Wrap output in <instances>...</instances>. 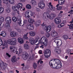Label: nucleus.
Listing matches in <instances>:
<instances>
[{"instance_id":"f257e3e1","label":"nucleus","mask_w":73,"mask_h":73,"mask_svg":"<svg viewBox=\"0 0 73 73\" xmlns=\"http://www.w3.org/2000/svg\"><path fill=\"white\" fill-rule=\"evenodd\" d=\"M40 42V44H43L44 46H46L48 45V41L47 38L44 36H43L41 39V40H39V41L35 40V45H38Z\"/></svg>"},{"instance_id":"f03ea898","label":"nucleus","mask_w":73,"mask_h":73,"mask_svg":"<svg viewBox=\"0 0 73 73\" xmlns=\"http://www.w3.org/2000/svg\"><path fill=\"white\" fill-rule=\"evenodd\" d=\"M56 15L54 13L51 14L50 15L48 13L46 14L44 13L43 14V18L44 20L45 21L46 20V17L47 18H49L51 20H52V19H53L56 17Z\"/></svg>"},{"instance_id":"7ed1b4c3","label":"nucleus","mask_w":73,"mask_h":73,"mask_svg":"<svg viewBox=\"0 0 73 73\" xmlns=\"http://www.w3.org/2000/svg\"><path fill=\"white\" fill-rule=\"evenodd\" d=\"M44 23H43L42 25V28L45 30H46V31H48L49 29L50 31L51 29H52L51 26H49V28H48V25H44Z\"/></svg>"},{"instance_id":"20e7f679","label":"nucleus","mask_w":73,"mask_h":73,"mask_svg":"<svg viewBox=\"0 0 73 73\" xmlns=\"http://www.w3.org/2000/svg\"><path fill=\"white\" fill-rule=\"evenodd\" d=\"M50 55V50L49 49H46L45 51L44 56L46 58H48Z\"/></svg>"},{"instance_id":"39448f33","label":"nucleus","mask_w":73,"mask_h":73,"mask_svg":"<svg viewBox=\"0 0 73 73\" xmlns=\"http://www.w3.org/2000/svg\"><path fill=\"white\" fill-rule=\"evenodd\" d=\"M54 42L56 43L57 46H61L62 44V41L59 39H55Z\"/></svg>"},{"instance_id":"423d86ee","label":"nucleus","mask_w":73,"mask_h":73,"mask_svg":"<svg viewBox=\"0 0 73 73\" xmlns=\"http://www.w3.org/2000/svg\"><path fill=\"white\" fill-rule=\"evenodd\" d=\"M1 67H0V70H1V69H3L4 70H5L7 68V64L5 63H3L0 64Z\"/></svg>"},{"instance_id":"0eeeda50","label":"nucleus","mask_w":73,"mask_h":73,"mask_svg":"<svg viewBox=\"0 0 73 73\" xmlns=\"http://www.w3.org/2000/svg\"><path fill=\"white\" fill-rule=\"evenodd\" d=\"M3 3H5L7 5H8V1L11 4H13L15 2V0H3Z\"/></svg>"},{"instance_id":"6e6552de","label":"nucleus","mask_w":73,"mask_h":73,"mask_svg":"<svg viewBox=\"0 0 73 73\" xmlns=\"http://www.w3.org/2000/svg\"><path fill=\"white\" fill-rule=\"evenodd\" d=\"M23 58L24 60H27L28 57V54L27 52H24L23 54Z\"/></svg>"},{"instance_id":"1a4fd4ad","label":"nucleus","mask_w":73,"mask_h":73,"mask_svg":"<svg viewBox=\"0 0 73 73\" xmlns=\"http://www.w3.org/2000/svg\"><path fill=\"white\" fill-rule=\"evenodd\" d=\"M39 7L40 9H44L45 8V4L43 2H40L38 4Z\"/></svg>"},{"instance_id":"9d476101","label":"nucleus","mask_w":73,"mask_h":73,"mask_svg":"<svg viewBox=\"0 0 73 73\" xmlns=\"http://www.w3.org/2000/svg\"><path fill=\"white\" fill-rule=\"evenodd\" d=\"M5 21L8 24H11L12 21L11 18L9 17H7L5 18Z\"/></svg>"},{"instance_id":"9b49d317","label":"nucleus","mask_w":73,"mask_h":73,"mask_svg":"<svg viewBox=\"0 0 73 73\" xmlns=\"http://www.w3.org/2000/svg\"><path fill=\"white\" fill-rule=\"evenodd\" d=\"M17 42H13L11 40L9 39L7 40V42L9 44L12 45H16Z\"/></svg>"},{"instance_id":"f8f14e48","label":"nucleus","mask_w":73,"mask_h":73,"mask_svg":"<svg viewBox=\"0 0 73 73\" xmlns=\"http://www.w3.org/2000/svg\"><path fill=\"white\" fill-rule=\"evenodd\" d=\"M49 5H48V6L50 10L52 11H54L55 10V8L52 5V3L50 2L49 3Z\"/></svg>"},{"instance_id":"ddd939ff","label":"nucleus","mask_w":73,"mask_h":73,"mask_svg":"<svg viewBox=\"0 0 73 73\" xmlns=\"http://www.w3.org/2000/svg\"><path fill=\"white\" fill-rule=\"evenodd\" d=\"M26 28L29 30H32V29H34V26H33V25H27Z\"/></svg>"},{"instance_id":"4468645a","label":"nucleus","mask_w":73,"mask_h":73,"mask_svg":"<svg viewBox=\"0 0 73 73\" xmlns=\"http://www.w3.org/2000/svg\"><path fill=\"white\" fill-rule=\"evenodd\" d=\"M11 61L13 63H15V64H17V59H16V56H13L11 59Z\"/></svg>"},{"instance_id":"2eb2a0df","label":"nucleus","mask_w":73,"mask_h":73,"mask_svg":"<svg viewBox=\"0 0 73 73\" xmlns=\"http://www.w3.org/2000/svg\"><path fill=\"white\" fill-rule=\"evenodd\" d=\"M12 9L16 12H19V9L18 7L17 6H13L12 7Z\"/></svg>"},{"instance_id":"dca6fc26","label":"nucleus","mask_w":73,"mask_h":73,"mask_svg":"<svg viewBox=\"0 0 73 73\" xmlns=\"http://www.w3.org/2000/svg\"><path fill=\"white\" fill-rule=\"evenodd\" d=\"M51 35L53 37H56L58 35V33L54 30H53V33L51 34Z\"/></svg>"},{"instance_id":"f3484780","label":"nucleus","mask_w":73,"mask_h":73,"mask_svg":"<svg viewBox=\"0 0 73 73\" xmlns=\"http://www.w3.org/2000/svg\"><path fill=\"white\" fill-rule=\"evenodd\" d=\"M49 65L51 68H53V65L55 64V61L54 59H52L49 62Z\"/></svg>"},{"instance_id":"a211bd4d","label":"nucleus","mask_w":73,"mask_h":73,"mask_svg":"<svg viewBox=\"0 0 73 73\" xmlns=\"http://www.w3.org/2000/svg\"><path fill=\"white\" fill-rule=\"evenodd\" d=\"M54 21L56 24H59L61 23V20L58 18H56L54 19Z\"/></svg>"},{"instance_id":"6ab92c4d","label":"nucleus","mask_w":73,"mask_h":73,"mask_svg":"<svg viewBox=\"0 0 73 73\" xmlns=\"http://www.w3.org/2000/svg\"><path fill=\"white\" fill-rule=\"evenodd\" d=\"M29 11H28L26 12L25 14V16L26 19H29L30 17V16L29 15Z\"/></svg>"},{"instance_id":"aec40b11","label":"nucleus","mask_w":73,"mask_h":73,"mask_svg":"<svg viewBox=\"0 0 73 73\" xmlns=\"http://www.w3.org/2000/svg\"><path fill=\"white\" fill-rule=\"evenodd\" d=\"M54 51L57 54H60L61 53V50L59 49V48L57 47L55 48Z\"/></svg>"},{"instance_id":"412c9836","label":"nucleus","mask_w":73,"mask_h":73,"mask_svg":"<svg viewBox=\"0 0 73 73\" xmlns=\"http://www.w3.org/2000/svg\"><path fill=\"white\" fill-rule=\"evenodd\" d=\"M3 46H4L3 47H2L3 49H4L5 48H8V44H7V42L4 41V43L3 44Z\"/></svg>"},{"instance_id":"4be33fe9","label":"nucleus","mask_w":73,"mask_h":73,"mask_svg":"<svg viewBox=\"0 0 73 73\" xmlns=\"http://www.w3.org/2000/svg\"><path fill=\"white\" fill-rule=\"evenodd\" d=\"M30 42L31 43V45H33L35 42V39L34 38H30Z\"/></svg>"},{"instance_id":"5701e85b","label":"nucleus","mask_w":73,"mask_h":73,"mask_svg":"<svg viewBox=\"0 0 73 73\" xmlns=\"http://www.w3.org/2000/svg\"><path fill=\"white\" fill-rule=\"evenodd\" d=\"M18 40L20 44H23L24 43V40H23V38L19 37L18 38Z\"/></svg>"},{"instance_id":"b1692460","label":"nucleus","mask_w":73,"mask_h":73,"mask_svg":"<svg viewBox=\"0 0 73 73\" xmlns=\"http://www.w3.org/2000/svg\"><path fill=\"white\" fill-rule=\"evenodd\" d=\"M58 2L60 5H62L65 2V0H58Z\"/></svg>"},{"instance_id":"393cba45","label":"nucleus","mask_w":73,"mask_h":73,"mask_svg":"<svg viewBox=\"0 0 73 73\" xmlns=\"http://www.w3.org/2000/svg\"><path fill=\"white\" fill-rule=\"evenodd\" d=\"M29 34L31 36L34 37L36 35V33L35 31H31L29 32Z\"/></svg>"},{"instance_id":"a878e982","label":"nucleus","mask_w":73,"mask_h":73,"mask_svg":"<svg viewBox=\"0 0 73 73\" xmlns=\"http://www.w3.org/2000/svg\"><path fill=\"white\" fill-rule=\"evenodd\" d=\"M40 23H41V21L40 20H38L36 22L35 25L36 27H38L40 25Z\"/></svg>"},{"instance_id":"bb28decb","label":"nucleus","mask_w":73,"mask_h":73,"mask_svg":"<svg viewBox=\"0 0 73 73\" xmlns=\"http://www.w3.org/2000/svg\"><path fill=\"white\" fill-rule=\"evenodd\" d=\"M10 36L11 37H13L16 36V32H12L10 33Z\"/></svg>"},{"instance_id":"cd10ccee","label":"nucleus","mask_w":73,"mask_h":73,"mask_svg":"<svg viewBox=\"0 0 73 73\" xmlns=\"http://www.w3.org/2000/svg\"><path fill=\"white\" fill-rule=\"evenodd\" d=\"M1 6V0H0V7ZM4 11V8L0 7V12L3 13Z\"/></svg>"},{"instance_id":"c85d7f7f","label":"nucleus","mask_w":73,"mask_h":73,"mask_svg":"<svg viewBox=\"0 0 73 73\" xmlns=\"http://www.w3.org/2000/svg\"><path fill=\"white\" fill-rule=\"evenodd\" d=\"M28 33H27L26 35L25 34L24 36H23V38L24 40H28L29 39L28 37L27 36H28Z\"/></svg>"},{"instance_id":"c756f323","label":"nucleus","mask_w":73,"mask_h":73,"mask_svg":"<svg viewBox=\"0 0 73 73\" xmlns=\"http://www.w3.org/2000/svg\"><path fill=\"white\" fill-rule=\"evenodd\" d=\"M29 22L30 23H31V24H33L34 22H35V21L34 19H32L31 18H30L28 20Z\"/></svg>"},{"instance_id":"7c9ffc66","label":"nucleus","mask_w":73,"mask_h":73,"mask_svg":"<svg viewBox=\"0 0 73 73\" xmlns=\"http://www.w3.org/2000/svg\"><path fill=\"white\" fill-rule=\"evenodd\" d=\"M59 6V4H58L56 6V7H57V9L58 11L61 10L62 9V7L61 6Z\"/></svg>"},{"instance_id":"2f4dec72","label":"nucleus","mask_w":73,"mask_h":73,"mask_svg":"<svg viewBox=\"0 0 73 73\" xmlns=\"http://www.w3.org/2000/svg\"><path fill=\"white\" fill-rule=\"evenodd\" d=\"M24 48L25 49H28L29 48V46L28 44H25L24 45Z\"/></svg>"},{"instance_id":"473e14b6","label":"nucleus","mask_w":73,"mask_h":73,"mask_svg":"<svg viewBox=\"0 0 73 73\" xmlns=\"http://www.w3.org/2000/svg\"><path fill=\"white\" fill-rule=\"evenodd\" d=\"M31 4L33 5H36V2L35 1H31Z\"/></svg>"},{"instance_id":"72a5a7b5","label":"nucleus","mask_w":73,"mask_h":73,"mask_svg":"<svg viewBox=\"0 0 73 73\" xmlns=\"http://www.w3.org/2000/svg\"><path fill=\"white\" fill-rule=\"evenodd\" d=\"M56 63L58 65L60 64H62V63L61 62V61L60 60H59V59H57L56 60Z\"/></svg>"},{"instance_id":"f704fd0d","label":"nucleus","mask_w":73,"mask_h":73,"mask_svg":"<svg viewBox=\"0 0 73 73\" xmlns=\"http://www.w3.org/2000/svg\"><path fill=\"white\" fill-rule=\"evenodd\" d=\"M12 20L13 21H14V22H16L17 20V18H16V17H13L12 18Z\"/></svg>"},{"instance_id":"c9c22d12","label":"nucleus","mask_w":73,"mask_h":73,"mask_svg":"<svg viewBox=\"0 0 73 73\" xmlns=\"http://www.w3.org/2000/svg\"><path fill=\"white\" fill-rule=\"evenodd\" d=\"M1 33L3 35V37H5L7 36V33L5 31H2L1 32Z\"/></svg>"},{"instance_id":"e433bc0d","label":"nucleus","mask_w":73,"mask_h":73,"mask_svg":"<svg viewBox=\"0 0 73 73\" xmlns=\"http://www.w3.org/2000/svg\"><path fill=\"white\" fill-rule=\"evenodd\" d=\"M23 6V4L21 3H19L17 5V7L18 8H20L21 7Z\"/></svg>"},{"instance_id":"4c0bfd02","label":"nucleus","mask_w":73,"mask_h":73,"mask_svg":"<svg viewBox=\"0 0 73 73\" xmlns=\"http://www.w3.org/2000/svg\"><path fill=\"white\" fill-rule=\"evenodd\" d=\"M61 67H62V64H58L57 65V68H56L57 69H60Z\"/></svg>"},{"instance_id":"58836bf2","label":"nucleus","mask_w":73,"mask_h":73,"mask_svg":"<svg viewBox=\"0 0 73 73\" xmlns=\"http://www.w3.org/2000/svg\"><path fill=\"white\" fill-rule=\"evenodd\" d=\"M63 37L64 40H67L68 38V36L66 35H64L63 36Z\"/></svg>"},{"instance_id":"ea45409f","label":"nucleus","mask_w":73,"mask_h":73,"mask_svg":"<svg viewBox=\"0 0 73 73\" xmlns=\"http://www.w3.org/2000/svg\"><path fill=\"white\" fill-rule=\"evenodd\" d=\"M9 23H6L5 24V27H7V28H9L10 27V25H9Z\"/></svg>"},{"instance_id":"a19ab883","label":"nucleus","mask_w":73,"mask_h":73,"mask_svg":"<svg viewBox=\"0 0 73 73\" xmlns=\"http://www.w3.org/2000/svg\"><path fill=\"white\" fill-rule=\"evenodd\" d=\"M33 66L34 69H36L37 66V64H36V63H34L33 65Z\"/></svg>"},{"instance_id":"79ce46f5","label":"nucleus","mask_w":73,"mask_h":73,"mask_svg":"<svg viewBox=\"0 0 73 73\" xmlns=\"http://www.w3.org/2000/svg\"><path fill=\"white\" fill-rule=\"evenodd\" d=\"M26 7L28 9H31V6L30 5H27L26 6Z\"/></svg>"},{"instance_id":"37998d69","label":"nucleus","mask_w":73,"mask_h":73,"mask_svg":"<svg viewBox=\"0 0 73 73\" xmlns=\"http://www.w3.org/2000/svg\"><path fill=\"white\" fill-rule=\"evenodd\" d=\"M54 64V66H52V67L51 68H53V69H57V68H57V64L55 63Z\"/></svg>"},{"instance_id":"c03bdc74","label":"nucleus","mask_w":73,"mask_h":73,"mask_svg":"<svg viewBox=\"0 0 73 73\" xmlns=\"http://www.w3.org/2000/svg\"><path fill=\"white\" fill-rule=\"evenodd\" d=\"M64 25H65L64 23H62L60 25H59L58 27L59 28H61V27H62L63 26H64Z\"/></svg>"},{"instance_id":"a18cd8bd","label":"nucleus","mask_w":73,"mask_h":73,"mask_svg":"<svg viewBox=\"0 0 73 73\" xmlns=\"http://www.w3.org/2000/svg\"><path fill=\"white\" fill-rule=\"evenodd\" d=\"M6 11L8 13H9V12H11V11H10V9L8 7H7L6 8Z\"/></svg>"},{"instance_id":"49530a36","label":"nucleus","mask_w":73,"mask_h":73,"mask_svg":"<svg viewBox=\"0 0 73 73\" xmlns=\"http://www.w3.org/2000/svg\"><path fill=\"white\" fill-rule=\"evenodd\" d=\"M66 53L68 54H70L71 53V50H68L66 51Z\"/></svg>"},{"instance_id":"de8ad7c7","label":"nucleus","mask_w":73,"mask_h":73,"mask_svg":"<svg viewBox=\"0 0 73 73\" xmlns=\"http://www.w3.org/2000/svg\"><path fill=\"white\" fill-rule=\"evenodd\" d=\"M70 29H73V24H71L70 25V26H69Z\"/></svg>"},{"instance_id":"09e8293b","label":"nucleus","mask_w":73,"mask_h":73,"mask_svg":"<svg viewBox=\"0 0 73 73\" xmlns=\"http://www.w3.org/2000/svg\"><path fill=\"white\" fill-rule=\"evenodd\" d=\"M17 22L18 23V24H21V19H19L18 20Z\"/></svg>"},{"instance_id":"8fccbe9b","label":"nucleus","mask_w":73,"mask_h":73,"mask_svg":"<svg viewBox=\"0 0 73 73\" xmlns=\"http://www.w3.org/2000/svg\"><path fill=\"white\" fill-rule=\"evenodd\" d=\"M3 44V41H2V40H1V38H0V46L2 45Z\"/></svg>"},{"instance_id":"3c124183","label":"nucleus","mask_w":73,"mask_h":73,"mask_svg":"<svg viewBox=\"0 0 73 73\" xmlns=\"http://www.w3.org/2000/svg\"><path fill=\"white\" fill-rule=\"evenodd\" d=\"M11 41L13 42H17L16 41V39L15 38H13L11 39Z\"/></svg>"},{"instance_id":"603ef678","label":"nucleus","mask_w":73,"mask_h":73,"mask_svg":"<svg viewBox=\"0 0 73 73\" xmlns=\"http://www.w3.org/2000/svg\"><path fill=\"white\" fill-rule=\"evenodd\" d=\"M50 35L49 33H47L46 34V37H47V38H48V37H49L50 36Z\"/></svg>"},{"instance_id":"864d4df0","label":"nucleus","mask_w":73,"mask_h":73,"mask_svg":"<svg viewBox=\"0 0 73 73\" xmlns=\"http://www.w3.org/2000/svg\"><path fill=\"white\" fill-rule=\"evenodd\" d=\"M4 21V19L3 17H1L0 19V21Z\"/></svg>"},{"instance_id":"5fc2aeb1","label":"nucleus","mask_w":73,"mask_h":73,"mask_svg":"<svg viewBox=\"0 0 73 73\" xmlns=\"http://www.w3.org/2000/svg\"><path fill=\"white\" fill-rule=\"evenodd\" d=\"M23 51V49H22V48H20L19 49V53H21V52Z\"/></svg>"},{"instance_id":"6e6d98bb","label":"nucleus","mask_w":73,"mask_h":73,"mask_svg":"<svg viewBox=\"0 0 73 73\" xmlns=\"http://www.w3.org/2000/svg\"><path fill=\"white\" fill-rule=\"evenodd\" d=\"M25 10V8L24 7H21L20 9V11H23Z\"/></svg>"},{"instance_id":"4d7b16f0","label":"nucleus","mask_w":73,"mask_h":73,"mask_svg":"<svg viewBox=\"0 0 73 73\" xmlns=\"http://www.w3.org/2000/svg\"><path fill=\"white\" fill-rule=\"evenodd\" d=\"M39 39H40V37H38L36 38V39L35 40L36 41H39Z\"/></svg>"},{"instance_id":"13d9d810","label":"nucleus","mask_w":73,"mask_h":73,"mask_svg":"<svg viewBox=\"0 0 73 73\" xmlns=\"http://www.w3.org/2000/svg\"><path fill=\"white\" fill-rule=\"evenodd\" d=\"M16 52V49H13V53H15Z\"/></svg>"},{"instance_id":"bf43d9fd","label":"nucleus","mask_w":73,"mask_h":73,"mask_svg":"<svg viewBox=\"0 0 73 73\" xmlns=\"http://www.w3.org/2000/svg\"><path fill=\"white\" fill-rule=\"evenodd\" d=\"M6 55H7V56H8V57H11V55H9V54L8 53H6Z\"/></svg>"},{"instance_id":"052dcab7","label":"nucleus","mask_w":73,"mask_h":73,"mask_svg":"<svg viewBox=\"0 0 73 73\" xmlns=\"http://www.w3.org/2000/svg\"><path fill=\"white\" fill-rule=\"evenodd\" d=\"M39 54H42V50H40L39 51Z\"/></svg>"},{"instance_id":"680f3d73","label":"nucleus","mask_w":73,"mask_h":73,"mask_svg":"<svg viewBox=\"0 0 73 73\" xmlns=\"http://www.w3.org/2000/svg\"><path fill=\"white\" fill-rule=\"evenodd\" d=\"M42 60V59L41 58L38 61V64L40 63V61H41Z\"/></svg>"},{"instance_id":"e2e57ef3","label":"nucleus","mask_w":73,"mask_h":73,"mask_svg":"<svg viewBox=\"0 0 73 73\" xmlns=\"http://www.w3.org/2000/svg\"><path fill=\"white\" fill-rule=\"evenodd\" d=\"M20 2H25V0H19Z\"/></svg>"},{"instance_id":"0e129e2a","label":"nucleus","mask_w":73,"mask_h":73,"mask_svg":"<svg viewBox=\"0 0 73 73\" xmlns=\"http://www.w3.org/2000/svg\"><path fill=\"white\" fill-rule=\"evenodd\" d=\"M68 13H70V14H71V15L73 14V12H72V11H70L68 12Z\"/></svg>"},{"instance_id":"69168bd1","label":"nucleus","mask_w":73,"mask_h":73,"mask_svg":"<svg viewBox=\"0 0 73 73\" xmlns=\"http://www.w3.org/2000/svg\"><path fill=\"white\" fill-rule=\"evenodd\" d=\"M40 48H44V45H41V46H40Z\"/></svg>"},{"instance_id":"338daca9","label":"nucleus","mask_w":73,"mask_h":73,"mask_svg":"<svg viewBox=\"0 0 73 73\" xmlns=\"http://www.w3.org/2000/svg\"><path fill=\"white\" fill-rule=\"evenodd\" d=\"M43 62H43V61H40V64H42L43 63Z\"/></svg>"},{"instance_id":"774afa93","label":"nucleus","mask_w":73,"mask_h":73,"mask_svg":"<svg viewBox=\"0 0 73 73\" xmlns=\"http://www.w3.org/2000/svg\"><path fill=\"white\" fill-rule=\"evenodd\" d=\"M36 73V70H34L33 73Z\"/></svg>"}]
</instances>
